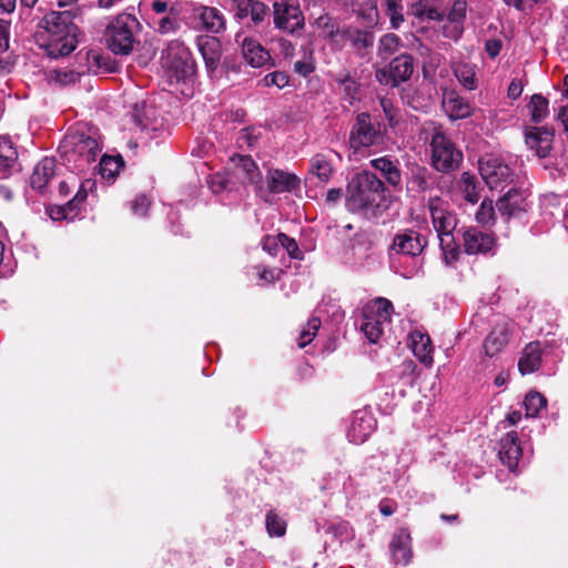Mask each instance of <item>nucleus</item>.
I'll use <instances>...</instances> for the list:
<instances>
[{"label":"nucleus","mask_w":568,"mask_h":568,"mask_svg":"<svg viewBox=\"0 0 568 568\" xmlns=\"http://www.w3.org/2000/svg\"><path fill=\"white\" fill-rule=\"evenodd\" d=\"M45 42L40 44L49 58L70 54L78 44V27L72 22L70 11H52L43 18Z\"/></svg>","instance_id":"obj_1"},{"label":"nucleus","mask_w":568,"mask_h":568,"mask_svg":"<svg viewBox=\"0 0 568 568\" xmlns=\"http://www.w3.org/2000/svg\"><path fill=\"white\" fill-rule=\"evenodd\" d=\"M384 183L372 172H361L348 183L346 206L353 213L374 212L383 199Z\"/></svg>","instance_id":"obj_2"},{"label":"nucleus","mask_w":568,"mask_h":568,"mask_svg":"<svg viewBox=\"0 0 568 568\" xmlns=\"http://www.w3.org/2000/svg\"><path fill=\"white\" fill-rule=\"evenodd\" d=\"M393 305L384 297H377L366 303L362 310L361 331L369 343L376 344L382 338L385 328L390 323Z\"/></svg>","instance_id":"obj_3"},{"label":"nucleus","mask_w":568,"mask_h":568,"mask_svg":"<svg viewBox=\"0 0 568 568\" xmlns=\"http://www.w3.org/2000/svg\"><path fill=\"white\" fill-rule=\"evenodd\" d=\"M62 149L68 161L74 163V169L84 171L95 162L102 151V143L97 136L75 132L64 139Z\"/></svg>","instance_id":"obj_4"},{"label":"nucleus","mask_w":568,"mask_h":568,"mask_svg":"<svg viewBox=\"0 0 568 568\" xmlns=\"http://www.w3.org/2000/svg\"><path fill=\"white\" fill-rule=\"evenodd\" d=\"M138 27L139 22L133 16L119 14L108 24L105 30L108 48L115 54H130L135 42L134 31Z\"/></svg>","instance_id":"obj_5"},{"label":"nucleus","mask_w":568,"mask_h":568,"mask_svg":"<svg viewBox=\"0 0 568 568\" xmlns=\"http://www.w3.org/2000/svg\"><path fill=\"white\" fill-rule=\"evenodd\" d=\"M162 65L171 78L176 81L185 80L194 74V61L191 52L180 40H172L162 51Z\"/></svg>","instance_id":"obj_6"},{"label":"nucleus","mask_w":568,"mask_h":568,"mask_svg":"<svg viewBox=\"0 0 568 568\" xmlns=\"http://www.w3.org/2000/svg\"><path fill=\"white\" fill-rule=\"evenodd\" d=\"M430 152L432 165L439 172L455 170L462 160V153L439 129H436L432 135Z\"/></svg>","instance_id":"obj_7"},{"label":"nucleus","mask_w":568,"mask_h":568,"mask_svg":"<svg viewBox=\"0 0 568 568\" xmlns=\"http://www.w3.org/2000/svg\"><path fill=\"white\" fill-rule=\"evenodd\" d=\"M300 185L301 180L296 174L281 169H270L266 173V186L261 181L256 193L265 202H268L271 194L293 192L298 190Z\"/></svg>","instance_id":"obj_8"},{"label":"nucleus","mask_w":568,"mask_h":568,"mask_svg":"<svg viewBox=\"0 0 568 568\" xmlns=\"http://www.w3.org/2000/svg\"><path fill=\"white\" fill-rule=\"evenodd\" d=\"M428 210L439 242L443 244L446 241L452 242L453 231L456 227L457 221L455 215L448 210V204L440 197L433 196L428 200Z\"/></svg>","instance_id":"obj_9"},{"label":"nucleus","mask_w":568,"mask_h":568,"mask_svg":"<svg viewBox=\"0 0 568 568\" xmlns=\"http://www.w3.org/2000/svg\"><path fill=\"white\" fill-rule=\"evenodd\" d=\"M414 71L413 58L408 54H399L394 58L388 68L376 70V80L383 85L396 87L407 81Z\"/></svg>","instance_id":"obj_10"},{"label":"nucleus","mask_w":568,"mask_h":568,"mask_svg":"<svg viewBox=\"0 0 568 568\" xmlns=\"http://www.w3.org/2000/svg\"><path fill=\"white\" fill-rule=\"evenodd\" d=\"M479 173L491 190L504 187L513 181L509 166L494 155H487L479 160Z\"/></svg>","instance_id":"obj_11"},{"label":"nucleus","mask_w":568,"mask_h":568,"mask_svg":"<svg viewBox=\"0 0 568 568\" xmlns=\"http://www.w3.org/2000/svg\"><path fill=\"white\" fill-rule=\"evenodd\" d=\"M95 189V181L91 179L84 180L73 196L64 205H53L47 209V213L53 221H73L80 213V206L87 200L89 192H92Z\"/></svg>","instance_id":"obj_12"},{"label":"nucleus","mask_w":568,"mask_h":568,"mask_svg":"<svg viewBox=\"0 0 568 568\" xmlns=\"http://www.w3.org/2000/svg\"><path fill=\"white\" fill-rule=\"evenodd\" d=\"M378 140L379 131L372 123L371 115L368 113L358 114L351 131V148L355 150L367 148L377 143Z\"/></svg>","instance_id":"obj_13"},{"label":"nucleus","mask_w":568,"mask_h":568,"mask_svg":"<svg viewBox=\"0 0 568 568\" xmlns=\"http://www.w3.org/2000/svg\"><path fill=\"white\" fill-rule=\"evenodd\" d=\"M274 24L277 29L294 33L304 24V17L298 6L282 2L274 4Z\"/></svg>","instance_id":"obj_14"},{"label":"nucleus","mask_w":568,"mask_h":568,"mask_svg":"<svg viewBox=\"0 0 568 568\" xmlns=\"http://www.w3.org/2000/svg\"><path fill=\"white\" fill-rule=\"evenodd\" d=\"M463 244L467 254H487L496 247V239L491 233L469 226L463 232Z\"/></svg>","instance_id":"obj_15"},{"label":"nucleus","mask_w":568,"mask_h":568,"mask_svg":"<svg viewBox=\"0 0 568 568\" xmlns=\"http://www.w3.org/2000/svg\"><path fill=\"white\" fill-rule=\"evenodd\" d=\"M376 426V420L369 412L358 410L354 414L347 430L351 443L361 445L371 436Z\"/></svg>","instance_id":"obj_16"},{"label":"nucleus","mask_w":568,"mask_h":568,"mask_svg":"<svg viewBox=\"0 0 568 568\" xmlns=\"http://www.w3.org/2000/svg\"><path fill=\"white\" fill-rule=\"evenodd\" d=\"M509 334L510 322L507 320L498 321L484 341L483 348L485 355L493 357L499 354L508 344Z\"/></svg>","instance_id":"obj_17"},{"label":"nucleus","mask_w":568,"mask_h":568,"mask_svg":"<svg viewBox=\"0 0 568 568\" xmlns=\"http://www.w3.org/2000/svg\"><path fill=\"white\" fill-rule=\"evenodd\" d=\"M235 41L241 44L243 58L252 67L260 68L268 61V52L256 40L237 32Z\"/></svg>","instance_id":"obj_18"},{"label":"nucleus","mask_w":568,"mask_h":568,"mask_svg":"<svg viewBox=\"0 0 568 568\" xmlns=\"http://www.w3.org/2000/svg\"><path fill=\"white\" fill-rule=\"evenodd\" d=\"M554 132L547 128H529L525 132V142L539 158H546L552 145Z\"/></svg>","instance_id":"obj_19"},{"label":"nucleus","mask_w":568,"mask_h":568,"mask_svg":"<svg viewBox=\"0 0 568 568\" xmlns=\"http://www.w3.org/2000/svg\"><path fill=\"white\" fill-rule=\"evenodd\" d=\"M498 455L500 462L506 465L510 471L517 469L521 456V448L515 432L507 433L505 437L500 439Z\"/></svg>","instance_id":"obj_20"},{"label":"nucleus","mask_w":568,"mask_h":568,"mask_svg":"<svg viewBox=\"0 0 568 568\" xmlns=\"http://www.w3.org/2000/svg\"><path fill=\"white\" fill-rule=\"evenodd\" d=\"M409 346L416 358L427 367L434 363L432 339L427 333L415 329L409 334Z\"/></svg>","instance_id":"obj_21"},{"label":"nucleus","mask_w":568,"mask_h":568,"mask_svg":"<svg viewBox=\"0 0 568 568\" xmlns=\"http://www.w3.org/2000/svg\"><path fill=\"white\" fill-rule=\"evenodd\" d=\"M233 10L236 19H245L247 17L258 24L268 16V8L257 0H233Z\"/></svg>","instance_id":"obj_22"},{"label":"nucleus","mask_w":568,"mask_h":568,"mask_svg":"<svg viewBox=\"0 0 568 568\" xmlns=\"http://www.w3.org/2000/svg\"><path fill=\"white\" fill-rule=\"evenodd\" d=\"M412 538L406 528L398 529L390 541V555L395 564L407 565L412 558Z\"/></svg>","instance_id":"obj_23"},{"label":"nucleus","mask_w":568,"mask_h":568,"mask_svg":"<svg viewBox=\"0 0 568 568\" xmlns=\"http://www.w3.org/2000/svg\"><path fill=\"white\" fill-rule=\"evenodd\" d=\"M425 239L415 231H406L394 237L393 248L397 253L416 256L424 250Z\"/></svg>","instance_id":"obj_24"},{"label":"nucleus","mask_w":568,"mask_h":568,"mask_svg":"<svg viewBox=\"0 0 568 568\" xmlns=\"http://www.w3.org/2000/svg\"><path fill=\"white\" fill-rule=\"evenodd\" d=\"M18 168V150L8 135H0V178L10 176Z\"/></svg>","instance_id":"obj_25"},{"label":"nucleus","mask_w":568,"mask_h":568,"mask_svg":"<svg viewBox=\"0 0 568 568\" xmlns=\"http://www.w3.org/2000/svg\"><path fill=\"white\" fill-rule=\"evenodd\" d=\"M197 48L205 62L206 69L213 72L221 59V44L214 37H201L197 40Z\"/></svg>","instance_id":"obj_26"},{"label":"nucleus","mask_w":568,"mask_h":568,"mask_svg":"<svg viewBox=\"0 0 568 568\" xmlns=\"http://www.w3.org/2000/svg\"><path fill=\"white\" fill-rule=\"evenodd\" d=\"M443 105L448 116L454 120L466 119L474 112L473 105L454 92L444 99Z\"/></svg>","instance_id":"obj_27"},{"label":"nucleus","mask_w":568,"mask_h":568,"mask_svg":"<svg viewBox=\"0 0 568 568\" xmlns=\"http://www.w3.org/2000/svg\"><path fill=\"white\" fill-rule=\"evenodd\" d=\"M195 18L206 31L217 33L224 28V18L216 8L199 7L195 9Z\"/></svg>","instance_id":"obj_28"},{"label":"nucleus","mask_w":568,"mask_h":568,"mask_svg":"<svg viewBox=\"0 0 568 568\" xmlns=\"http://www.w3.org/2000/svg\"><path fill=\"white\" fill-rule=\"evenodd\" d=\"M233 161L235 163L236 175L243 179L244 182L254 184L256 191L262 180V174L256 163L246 155L237 156L233 159Z\"/></svg>","instance_id":"obj_29"},{"label":"nucleus","mask_w":568,"mask_h":568,"mask_svg":"<svg viewBox=\"0 0 568 568\" xmlns=\"http://www.w3.org/2000/svg\"><path fill=\"white\" fill-rule=\"evenodd\" d=\"M308 173L316 178L320 183H328L333 174L331 154L317 153L312 156L310 160Z\"/></svg>","instance_id":"obj_30"},{"label":"nucleus","mask_w":568,"mask_h":568,"mask_svg":"<svg viewBox=\"0 0 568 568\" xmlns=\"http://www.w3.org/2000/svg\"><path fill=\"white\" fill-rule=\"evenodd\" d=\"M371 165L381 172L384 179L393 186H398L402 183V174L398 166V161H393L388 156L373 159Z\"/></svg>","instance_id":"obj_31"},{"label":"nucleus","mask_w":568,"mask_h":568,"mask_svg":"<svg viewBox=\"0 0 568 568\" xmlns=\"http://www.w3.org/2000/svg\"><path fill=\"white\" fill-rule=\"evenodd\" d=\"M541 364L539 343H529L523 351L518 362V369L523 375L536 372Z\"/></svg>","instance_id":"obj_32"},{"label":"nucleus","mask_w":568,"mask_h":568,"mask_svg":"<svg viewBox=\"0 0 568 568\" xmlns=\"http://www.w3.org/2000/svg\"><path fill=\"white\" fill-rule=\"evenodd\" d=\"M476 67L467 62H458L454 65V74L458 82L467 90L477 88Z\"/></svg>","instance_id":"obj_33"},{"label":"nucleus","mask_w":568,"mask_h":568,"mask_svg":"<svg viewBox=\"0 0 568 568\" xmlns=\"http://www.w3.org/2000/svg\"><path fill=\"white\" fill-rule=\"evenodd\" d=\"M427 175L425 168L419 165L412 168L406 183L407 192L414 195L425 192L428 189Z\"/></svg>","instance_id":"obj_34"},{"label":"nucleus","mask_w":568,"mask_h":568,"mask_svg":"<svg viewBox=\"0 0 568 568\" xmlns=\"http://www.w3.org/2000/svg\"><path fill=\"white\" fill-rule=\"evenodd\" d=\"M458 189L467 202L470 204L478 202L479 192L475 175L464 172L458 182Z\"/></svg>","instance_id":"obj_35"},{"label":"nucleus","mask_w":568,"mask_h":568,"mask_svg":"<svg viewBox=\"0 0 568 568\" xmlns=\"http://www.w3.org/2000/svg\"><path fill=\"white\" fill-rule=\"evenodd\" d=\"M123 166V160L120 155L111 156L104 154L99 163V173L104 180H113Z\"/></svg>","instance_id":"obj_36"},{"label":"nucleus","mask_w":568,"mask_h":568,"mask_svg":"<svg viewBox=\"0 0 568 568\" xmlns=\"http://www.w3.org/2000/svg\"><path fill=\"white\" fill-rule=\"evenodd\" d=\"M526 416L536 417L541 409L546 408L547 399L540 393L531 390L529 392L524 400Z\"/></svg>","instance_id":"obj_37"},{"label":"nucleus","mask_w":568,"mask_h":568,"mask_svg":"<svg viewBox=\"0 0 568 568\" xmlns=\"http://www.w3.org/2000/svg\"><path fill=\"white\" fill-rule=\"evenodd\" d=\"M528 109L531 120L539 123L548 115V100L541 94H534L528 104Z\"/></svg>","instance_id":"obj_38"},{"label":"nucleus","mask_w":568,"mask_h":568,"mask_svg":"<svg viewBox=\"0 0 568 568\" xmlns=\"http://www.w3.org/2000/svg\"><path fill=\"white\" fill-rule=\"evenodd\" d=\"M179 12L176 10H170V12L159 18L155 23V30L161 34L174 33L180 28Z\"/></svg>","instance_id":"obj_39"},{"label":"nucleus","mask_w":568,"mask_h":568,"mask_svg":"<svg viewBox=\"0 0 568 568\" xmlns=\"http://www.w3.org/2000/svg\"><path fill=\"white\" fill-rule=\"evenodd\" d=\"M400 40L394 33L383 36L378 43V55L383 60H387L390 55L396 53L399 49Z\"/></svg>","instance_id":"obj_40"},{"label":"nucleus","mask_w":568,"mask_h":568,"mask_svg":"<svg viewBox=\"0 0 568 568\" xmlns=\"http://www.w3.org/2000/svg\"><path fill=\"white\" fill-rule=\"evenodd\" d=\"M265 526L271 537H282L286 532V521L274 510L266 514Z\"/></svg>","instance_id":"obj_41"},{"label":"nucleus","mask_w":568,"mask_h":568,"mask_svg":"<svg viewBox=\"0 0 568 568\" xmlns=\"http://www.w3.org/2000/svg\"><path fill=\"white\" fill-rule=\"evenodd\" d=\"M475 220L481 226H491L495 224V209L493 205V201L484 200L476 214Z\"/></svg>","instance_id":"obj_42"},{"label":"nucleus","mask_w":568,"mask_h":568,"mask_svg":"<svg viewBox=\"0 0 568 568\" xmlns=\"http://www.w3.org/2000/svg\"><path fill=\"white\" fill-rule=\"evenodd\" d=\"M321 327V320L318 317L312 316L306 325L301 331L297 343L301 348L308 345L313 338L316 336L318 328Z\"/></svg>","instance_id":"obj_43"},{"label":"nucleus","mask_w":568,"mask_h":568,"mask_svg":"<svg viewBox=\"0 0 568 568\" xmlns=\"http://www.w3.org/2000/svg\"><path fill=\"white\" fill-rule=\"evenodd\" d=\"M314 26L318 30L320 37L332 38L336 32V27L328 14L322 13L314 20Z\"/></svg>","instance_id":"obj_44"},{"label":"nucleus","mask_w":568,"mask_h":568,"mask_svg":"<svg viewBox=\"0 0 568 568\" xmlns=\"http://www.w3.org/2000/svg\"><path fill=\"white\" fill-rule=\"evenodd\" d=\"M50 82H54L60 85H67L74 83L78 80L79 74L72 70H51L47 74Z\"/></svg>","instance_id":"obj_45"},{"label":"nucleus","mask_w":568,"mask_h":568,"mask_svg":"<svg viewBox=\"0 0 568 568\" xmlns=\"http://www.w3.org/2000/svg\"><path fill=\"white\" fill-rule=\"evenodd\" d=\"M328 531L341 542L351 540L354 538V530L347 521H341L332 525Z\"/></svg>","instance_id":"obj_46"},{"label":"nucleus","mask_w":568,"mask_h":568,"mask_svg":"<svg viewBox=\"0 0 568 568\" xmlns=\"http://www.w3.org/2000/svg\"><path fill=\"white\" fill-rule=\"evenodd\" d=\"M412 13L418 18H427L429 20H440L443 14L433 7H428L422 1L412 7Z\"/></svg>","instance_id":"obj_47"},{"label":"nucleus","mask_w":568,"mask_h":568,"mask_svg":"<svg viewBox=\"0 0 568 568\" xmlns=\"http://www.w3.org/2000/svg\"><path fill=\"white\" fill-rule=\"evenodd\" d=\"M278 239L280 246L283 247L292 258L303 260V253L294 239L287 236L284 233H280Z\"/></svg>","instance_id":"obj_48"},{"label":"nucleus","mask_w":568,"mask_h":568,"mask_svg":"<svg viewBox=\"0 0 568 568\" xmlns=\"http://www.w3.org/2000/svg\"><path fill=\"white\" fill-rule=\"evenodd\" d=\"M464 32V24L458 23L457 21H453L447 18L445 23L443 24V36L457 41Z\"/></svg>","instance_id":"obj_49"},{"label":"nucleus","mask_w":568,"mask_h":568,"mask_svg":"<svg viewBox=\"0 0 568 568\" xmlns=\"http://www.w3.org/2000/svg\"><path fill=\"white\" fill-rule=\"evenodd\" d=\"M254 270L256 271V274L262 284L274 283L278 280V276L282 272L280 268H266L261 265L255 266Z\"/></svg>","instance_id":"obj_50"},{"label":"nucleus","mask_w":568,"mask_h":568,"mask_svg":"<svg viewBox=\"0 0 568 568\" xmlns=\"http://www.w3.org/2000/svg\"><path fill=\"white\" fill-rule=\"evenodd\" d=\"M467 12V2L465 0H456L452 9L447 16V18L452 19L453 21H457L458 23L464 24V20L466 18Z\"/></svg>","instance_id":"obj_51"},{"label":"nucleus","mask_w":568,"mask_h":568,"mask_svg":"<svg viewBox=\"0 0 568 568\" xmlns=\"http://www.w3.org/2000/svg\"><path fill=\"white\" fill-rule=\"evenodd\" d=\"M439 243L443 251L444 262L447 265L453 264L459 256V251L454 244V237L452 236V242L446 241L444 244L442 242Z\"/></svg>","instance_id":"obj_52"},{"label":"nucleus","mask_w":568,"mask_h":568,"mask_svg":"<svg viewBox=\"0 0 568 568\" xmlns=\"http://www.w3.org/2000/svg\"><path fill=\"white\" fill-rule=\"evenodd\" d=\"M150 205L151 200L146 195L141 194L131 203V210L138 216H145Z\"/></svg>","instance_id":"obj_53"},{"label":"nucleus","mask_w":568,"mask_h":568,"mask_svg":"<svg viewBox=\"0 0 568 568\" xmlns=\"http://www.w3.org/2000/svg\"><path fill=\"white\" fill-rule=\"evenodd\" d=\"M55 160L52 158L45 156L41 160V162L38 164V175L40 174V171L42 172V176L44 179V182L48 183L49 179L54 175L55 172Z\"/></svg>","instance_id":"obj_54"},{"label":"nucleus","mask_w":568,"mask_h":568,"mask_svg":"<svg viewBox=\"0 0 568 568\" xmlns=\"http://www.w3.org/2000/svg\"><path fill=\"white\" fill-rule=\"evenodd\" d=\"M264 83L266 87L284 88L288 83V77L283 72H272L265 75Z\"/></svg>","instance_id":"obj_55"},{"label":"nucleus","mask_w":568,"mask_h":568,"mask_svg":"<svg viewBox=\"0 0 568 568\" xmlns=\"http://www.w3.org/2000/svg\"><path fill=\"white\" fill-rule=\"evenodd\" d=\"M510 196L511 193L509 191L504 197L499 199L496 204L498 212L506 216L507 220L515 213L516 210V205L510 203Z\"/></svg>","instance_id":"obj_56"},{"label":"nucleus","mask_w":568,"mask_h":568,"mask_svg":"<svg viewBox=\"0 0 568 568\" xmlns=\"http://www.w3.org/2000/svg\"><path fill=\"white\" fill-rule=\"evenodd\" d=\"M144 6H149L150 9L156 14H165L170 10H175L171 1L166 0H148Z\"/></svg>","instance_id":"obj_57"},{"label":"nucleus","mask_w":568,"mask_h":568,"mask_svg":"<svg viewBox=\"0 0 568 568\" xmlns=\"http://www.w3.org/2000/svg\"><path fill=\"white\" fill-rule=\"evenodd\" d=\"M10 48V22L0 19V53H4Z\"/></svg>","instance_id":"obj_58"},{"label":"nucleus","mask_w":568,"mask_h":568,"mask_svg":"<svg viewBox=\"0 0 568 568\" xmlns=\"http://www.w3.org/2000/svg\"><path fill=\"white\" fill-rule=\"evenodd\" d=\"M381 106L390 126H395L398 122L397 111L393 103L387 99H381Z\"/></svg>","instance_id":"obj_59"},{"label":"nucleus","mask_w":568,"mask_h":568,"mask_svg":"<svg viewBox=\"0 0 568 568\" xmlns=\"http://www.w3.org/2000/svg\"><path fill=\"white\" fill-rule=\"evenodd\" d=\"M524 90V80L521 78H514L507 89V97L511 100L518 99Z\"/></svg>","instance_id":"obj_60"},{"label":"nucleus","mask_w":568,"mask_h":568,"mask_svg":"<svg viewBox=\"0 0 568 568\" xmlns=\"http://www.w3.org/2000/svg\"><path fill=\"white\" fill-rule=\"evenodd\" d=\"M280 248V239L278 234L276 236H266L263 240V250L266 251L270 255L276 256Z\"/></svg>","instance_id":"obj_61"},{"label":"nucleus","mask_w":568,"mask_h":568,"mask_svg":"<svg viewBox=\"0 0 568 568\" xmlns=\"http://www.w3.org/2000/svg\"><path fill=\"white\" fill-rule=\"evenodd\" d=\"M501 47L503 44L500 40L489 39L485 43V51L489 58L494 59L500 53Z\"/></svg>","instance_id":"obj_62"},{"label":"nucleus","mask_w":568,"mask_h":568,"mask_svg":"<svg viewBox=\"0 0 568 568\" xmlns=\"http://www.w3.org/2000/svg\"><path fill=\"white\" fill-rule=\"evenodd\" d=\"M387 14L394 29L399 28V26L404 22L403 7L399 9L387 10Z\"/></svg>","instance_id":"obj_63"},{"label":"nucleus","mask_w":568,"mask_h":568,"mask_svg":"<svg viewBox=\"0 0 568 568\" xmlns=\"http://www.w3.org/2000/svg\"><path fill=\"white\" fill-rule=\"evenodd\" d=\"M557 118L561 122L565 130L568 131V104L559 109Z\"/></svg>","instance_id":"obj_64"}]
</instances>
